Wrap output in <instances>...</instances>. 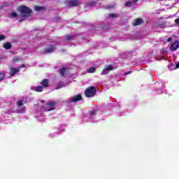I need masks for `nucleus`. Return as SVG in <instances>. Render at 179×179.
<instances>
[{
	"label": "nucleus",
	"instance_id": "nucleus-37",
	"mask_svg": "<svg viewBox=\"0 0 179 179\" xmlns=\"http://www.w3.org/2000/svg\"><path fill=\"white\" fill-rule=\"evenodd\" d=\"M19 22L22 23V22H23V20H20Z\"/></svg>",
	"mask_w": 179,
	"mask_h": 179
},
{
	"label": "nucleus",
	"instance_id": "nucleus-33",
	"mask_svg": "<svg viewBox=\"0 0 179 179\" xmlns=\"http://www.w3.org/2000/svg\"><path fill=\"white\" fill-rule=\"evenodd\" d=\"M24 66H26V65L22 64L21 66H18V68H20V69H22V68H24Z\"/></svg>",
	"mask_w": 179,
	"mask_h": 179
},
{
	"label": "nucleus",
	"instance_id": "nucleus-14",
	"mask_svg": "<svg viewBox=\"0 0 179 179\" xmlns=\"http://www.w3.org/2000/svg\"><path fill=\"white\" fill-rule=\"evenodd\" d=\"M158 29H164L166 27V22H159L157 24Z\"/></svg>",
	"mask_w": 179,
	"mask_h": 179
},
{
	"label": "nucleus",
	"instance_id": "nucleus-23",
	"mask_svg": "<svg viewBox=\"0 0 179 179\" xmlns=\"http://www.w3.org/2000/svg\"><path fill=\"white\" fill-rule=\"evenodd\" d=\"M97 113V110H92L90 113V115H91V117H93V115H96V113Z\"/></svg>",
	"mask_w": 179,
	"mask_h": 179
},
{
	"label": "nucleus",
	"instance_id": "nucleus-24",
	"mask_svg": "<svg viewBox=\"0 0 179 179\" xmlns=\"http://www.w3.org/2000/svg\"><path fill=\"white\" fill-rule=\"evenodd\" d=\"M108 73H109V72L107 71L105 69H103L101 73V75H108Z\"/></svg>",
	"mask_w": 179,
	"mask_h": 179
},
{
	"label": "nucleus",
	"instance_id": "nucleus-5",
	"mask_svg": "<svg viewBox=\"0 0 179 179\" xmlns=\"http://www.w3.org/2000/svg\"><path fill=\"white\" fill-rule=\"evenodd\" d=\"M57 106V103L54 102V101H50L49 103H48L47 104V107L48 108L45 110V111H52V110H54V106Z\"/></svg>",
	"mask_w": 179,
	"mask_h": 179
},
{
	"label": "nucleus",
	"instance_id": "nucleus-12",
	"mask_svg": "<svg viewBox=\"0 0 179 179\" xmlns=\"http://www.w3.org/2000/svg\"><path fill=\"white\" fill-rule=\"evenodd\" d=\"M24 104H26V101H24V100L22 99V100H18L17 101V107H22V106H24Z\"/></svg>",
	"mask_w": 179,
	"mask_h": 179
},
{
	"label": "nucleus",
	"instance_id": "nucleus-35",
	"mask_svg": "<svg viewBox=\"0 0 179 179\" xmlns=\"http://www.w3.org/2000/svg\"><path fill=\"white\" fill-rule=\"evenodd\" d=\"M179 68V62H178V64H176V69H178Z\"/></svg>",
	"mask_w": 179,
	"mask_h": 179
},
{
	"label": "nucleus",
	"instance_id": "nucleus-1",
	"mask_svg": "<svg viewBox=\"0 0 179 179\" xmlns=\"http://www.w3.org/2000/svg\"><path fill=\"white\" fill-rule=\"evenodd\" d=\"M17 12L20 13L21 17H28L31 13V10L26 6H20L17 8Z\"/></svg>",
	"mask_w": 179,
	"mask_h": 179
},
{
	"label": "nucleus",
	"instance_id": "nucleus-13",
	"mask_svg": "<svg viewBox=\"0 0 179 179\" xmlns=\"http://www.w3.org/2000/svg\"><path fill=\"white\" fill-rule=\"evenodd\" d=\"M104 69H106L107 71L110 72V71L114 70V66H113V65H106V66H105Z\"/></svg>",
	"mask_w": 179,
	"mask_h": 179
},
{
	"label": "nucleus",
	"instance_id": "nucleus-4",
	"mask_svg": "<svg viewBox=\"0 0 179 179\" xmlns=\"http://www.w3.org/2000/svg\"><path fill=\"white\" fill-rule=\"evenodd\" d=\"M179 48V42L178 41H174L170 47V50L171 51H177V50H178Z\"/></svg>",
	"mask_w": 179,
	"mask_h": 179
},
{
	"label": "nucleus",
	"instance_id": "nucleus-32",
	"mask_svg": "<svg viewBox=\"0 0 179 179\" xmlns=\"http://www.w3.org/2000/svg\"><path fill=\"white\" fill-rule=\"evenodd\" d=\"M130 73H132L131 71H127L126 73H124V76H127V75H130Z\"/></svg>",
	"mask_w": 179,
	"mask_h": 179
},
{
	"label": "nucleus",
	"instance_id": "nucleus-22",
	"mask_svg": "<svg viewBox=\"0 0 179 179\" xmlns=\"http://www.w3.org/2000/svg\"><path fill=\"white\" fill-rule=\"evenodd\" d=\"M75 37L73 35H66V40H72Z\"/></svg>",
	"mask_w": 179,
	"mask_h": 179
},
{
	"label": "nucleus",
	"instance_id": "nucleus-36",
	"mask_svg": "<svg viewBox=\"0 0 179 179\" xmlns=\"http://www.w3.org/2000/svg\"><path fill=\"white\" fill-rule=\"evenodd\" d=\"M133 2H134V3H136V2H138V0H133Z\"/></svg>",
	"mask_w": 179,
	"mask_h": 179
},
{
	"label": "nucleus",
	"instance_id": "nucleus-9",
	"mask_svg": "<svg viewBox=\"0 0 179 179\" xmlns=\"http://www.w3.org/2000/svg\"><path fill=\"white\" fill-rule=\"evenodd\" d=\"M55 50V46L51 45L48 48L44 49L43 54H50V52H52Z\"/></svg>",
	"mask_w": 179,
	"mask_h": 179
},
{
	"label": "nucleus",
	"instance_id": "nucleus-34",
	"mask_svg": "<svg viewBox=\"0 0 179 179\" xmlns=\"http://www.w3.org/2000/svg\"><path fill=\"white\" fill-rule=\"evenodd\" d=\"M173 41V38H168V43H170V41Z\"/></svg>",
	"mask_w": 179,
	"mask_h": 179
},
{
	"label": "nucleus",
	"instance_id": "nucleus-30",
	"mask_svg": "<svg viewBox=\"0 0 179 179\" xmlns=\"http://www.w3.org/2000/svg\"><path fill=\"white\" fill-rule=\"evenodd\" d=\"M2 40H5V35H0V41H2Z\"/></svg>",
	"mask_w": 179,
	"mask_h": 179
},
{
	"label": "nucleus",
	"instance_id": "nucleus-6",
	"mask_svg": "<svg viewBox=\"0 0 179 179\" xmlns=\"http://www.w3.org/2000/svg\"><path fill=\"white\" fill-rule=\"evenodd\" d=\"M132 26H141V24H143V20L142 18H136L134 20L132 23Z\"/></svg>",
	"mask_w": 179,
	"mask_h": 179
},
{
	"label": "nucleus",
	"instance_id": "nucleus-27",
	"mask_svg": "<svg viewBox=\"0 0 179 179\" xmlns=\"http://www.w3.org/2000/svg\"><path fill=\"white\" fill-rule=\"evenodd\" d=\"M104 8H106V9H113V8H114V5L106 6Z\"/></svg>",
	"mask_w": 179,
	"mask_h": 179
},
{
	"label": "nucleus",
	"instance_id": "nucleus-21",
	"mask_svg": "<svg viewBox=\"0 0 179 179\" xmlns=\"http://www.w3.org/2000/svg\"><path fill=\"white\" fill-rule=\"evenodd\" d=\"M10 17H17V14L16 13V12H12L10 14Z\"/></svg>",
	"mask_w": 179,
	"mask_h": 179
},
{
	"label": "nucleus",
	"instance_id": "nucleus-25",
	"mask_svg": "<svg viewBox=\"0 0 179 179\" xmlns=\"http://www.w3.org/2000/svg\"><path fill=\"white\" fill-rule=\"evenodd\" d=\"M94 5H96V2L94 1H91L87 4V6H94Z\"/></svg>",
	"mask_w": 179,
	"mask_h": 179
},
{
	"label": "nucleus",
	"instance_id": "nucleus-17",
	"mask_svg": "<svg viewBox=\"0 0 179 179\" xmlns=\"http://www.w3.org/2000/svg\"><path fill=\"white\" fill-rule=\"evenodd\" d=\"M64 87V83L62 82H59L56 85V90H58V89H62Z\"/></svg>",
	"mask_w": 179,
	"mask_h": 179
},
{
	"label": "nucleus",
	"instance_id": "nucleus-31",
	"mask_svg": "<svg viewBox=\"0 0 179 179\" xmlns=\"http://www.w3.org/2000/svg\"><path fill=\"white\" fill-rule=\"evenodd\" d=\"M175 23H176V24H178L179 26V18H176L175 20Z\"/></svg>",
	"mask_w": 179,
	"mask_h": 179
},
{
	"label": "nucleus",
	"instance_id": "nucleus-7",
	"mask_svg": "<svg viewBox=\"0 0 179 179\" xmlns=\"http://www.w3.org/2000/svg\"><path fill=\"white\" fill-rule=\"evenodd\" d=\"M82 101V95L77 94L69 101V103H76V101Z\"/></svg>",
	"mask_w": 179,
	"mask_h": 179
},
{
	"label": "nucleus",
	"instance_id": "nucleus-11",
	"mask_svg": "<svg viewBox=\"0 0 179 179\" xmlns=\"http://www.w3.org/2000/svg\"><path fill=\"white\" fill-rule=\"evenodd\" d=\"M3 47L5 50H10V48H12V44L9 42H6L3 43Z\"/></svg>",
	"mask_w": 179,
	"mask_h": 179
},
{
	"label": "nucleus",
	"instance_id": "nucleus-10",
	"mask_svg": "<svg viewBox=\"0 0 179 179\" xmlns=\"http://www.w3.org/2000/svg\"><path fill=\"white\" fill-rule=\"evenodd\" d=\"M41 85L42 87H48V86L50 85V81L48 80V79H43L41 82Z\"/></svg>",
	"mask_w": 179,
	"mask_h": 179
},
{
	"label": "nucleus",
	"instance_id": "nucleus-28",
	"mask_svg": "<svg viewBox=\"0 0 179 179\" xmlns=\"http://www.w3.org/2000/svg\"><path fill=\"white\" fill-rule=\"evenodd\" d=\"M109 17H118V15L117 14H109Z\"/></svg>",
	"mask_w": 179,
	"mask_h": 179
},
{
	"label": "nucleus",
	"instance_id": "nucleus-18",
	"mask_svg": "<svg viewBox=\"0 0 179 179\" xmlns=\"http://www.w3.org/2000/svg\"><path fill=\"white\" fill-rule=\"evenodd\" d=\"M43 9H45V8L41 7V6H35L34 7V10H36V12H41V10H43Z\"/></svg>",
	"mask_w": 179,
	"mask_h": 179
},
{
	"label": "nucleus",
	"instance_id": "nucleus-19",
	"mask_svg": "<svg viewBox=\"0 0 179 179\" xmlns=\"http://www.w3.org/2000/svg\"><path fill=\"white\" fill-rule=\"evenodd\" d=\"M43 86L38 85L35 88V92H43Z\"/></svg>",
	"mask_w": 179,
	"mask_h": 179
},
{
	"label": "nucleus",
	"instance_id": "nucleus-8",
	"mask_svg": "<svg viewBox=\"0 0 179 179\" xmlns=\"http://www.w3.org/2000/svg\"><path fill=\"white\" fill-rule=\"evenodd\" d=\"M79 4V0H70L67 2V5L71 7L78 6Z\"/></svg>",
	"mask_w": 179,
	"mask_h": 179
},
{
	"label": "nucleus",
	"instance_id": "nucleus-39",
	"mask_svg": "<svg viewBox=\"0 0 179 179\" xmlns=\"http://www.w3.org/2000/svg\"><path fill=\"white\" fill-rule=\"evenodd\" d=\"M159 1H164V0H159Z\"/></svg>",
	"mask_w": 179,
	"mask_h": 179
},
{
	"label": "nucleus",
	"instance_id": "nucleus-16",
	"mask_svg": "<svg viewBox=\"0 0 179 179\" xmlns=\"http://www.w3.org/2000/svg\"><path fill=\"white\" fill-rule=\"evenodd\" d=\"M59 72L62 76H65V72H66V68L63 67L62 69H59Z\"/></svg>",
	"mask_w": 179,
	"mask_h": 179
},
{
	"label": "nucleus",
	"instance_id": "nucleus-38",
	"mask_svg": "<svg viewBox=\"0 0 179 179\" xmlns=\"http://www.w3.org/2000/svg\"><path fill=\"white\" fill-rule=\"evenodd\" d=\"M42 103H45V101H42Z\"/></svg>",
	"mask_w": 179,
	"mask_h": 179
},
{
	"label": "nucleus",
	"instance_id": "nucleus-40",
	"mask_svg": "<svg viewBox=\"0 0 179 179\" xmlns=\"http://www.w3.org/2000/svg\"><path fill=\"white\" fill-rule=\"evenodd\" d=\"M23 110L24 111V108L23 109Z\"/></svg>",
	"mask_w": 179,
	"mask_h": 179
},
{
	"label": "nucleus",
	"instance_id": "nucleus-26",
	"mask_svg": "<svg viewBox=\"0 0 179 179\" xmlns=\"http://www.w3.org/2000/svg\"><path fill=\"white\" fill-rule=\"evenodd\" d=\"M3 78H5V74L0 72V82L3 80Z\"/></svg>",
	"mask_w": 179,
	"mask_h": 179
},
{
	"label": "nucleus",
	"instance_id": "nucleus-20",
	"mask_svg": "<svg viewBox=\"0 0 179 179\" xmlns=\"http://www.w3.org/2000/svg\"><path fill=\"white\" fill-rule=\"evenodd\" d=\"M131 5H132V2H131V1H127L126 3H125V6H126L127 8L131 7Z\"/></svg>",
	"mask_w": 179,
	"mask_h": 179
},
{
	"label": "nucleus",
	"instance_id": "nucleus-29",
	"mask_svg": "<svg viewBox=\"0 0 179 179\" xmlns=\"http://www.w3.org/2000/svg\"><path fill=\"white\" fill-rule=\"evenodd\" d=\"M20 57H14L13 58V62H17V61H20Z\"/></svg>",
	"mask_w": 179,
	"mask_h": 179
},
{
	"label": "nucleus",
	"instance_id": "nucleus-3",
	"mask_svg": "<svg viewBox=\"0 0 179 179\" xmlns=\"http://www.w3.org/2000/svg\"><path fill=\"white\" fill-rule=\"evenodd\" d=\"M19 72H20V67H10L9 75H10V76H15V75Z\"/></svg>",
	"mask_w": 179,
	"mask_h": 179
},
{
	"label": "nucleus",
	"instance_id": "nucleus-15",
	"mask_svg": "<svg viewBox=\"0 0 179 179\" xmlns=\"http://www.w3.org/2000/svg\"><path fill=\"white\" fill-rule=\"evenodd\" d=\"M94 72H96V68L95 67H90V69H88V70L87 71V73H94Z\"/></svg>",
	"mask_w": 179,
	"mask_h": 179
},
{
	"label": "nucleus",
	"instance_id": "nucleus-2",
	"mask_svg": "<svg viewBox=\"0 0 179 179\" xmlns=\"http://www.w3.org/2000/svg\"><path fill=\"white\" fill-rule=\"evenodd\" d=\"M96 92H97L96 87H90L85 90L84 93L86 97H93L96 95Z\"/></svg>",
	"mask_w": 179,
	"mask_h": 179
}]
</instances>
